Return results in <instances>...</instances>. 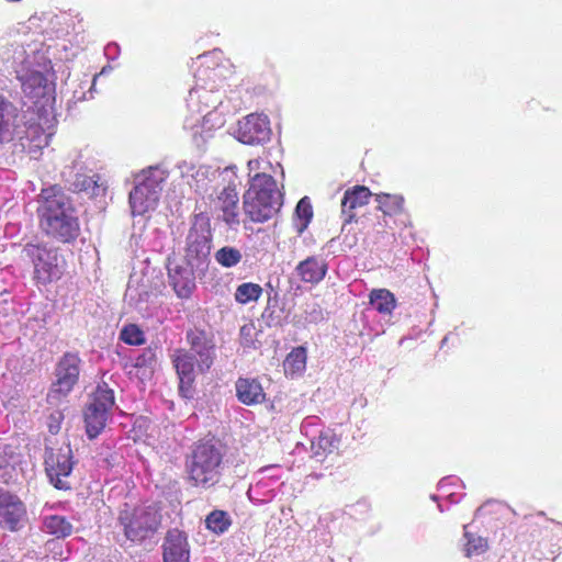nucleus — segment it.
I'll use <instances>...</instances> for the list:
<instances>
[{
	"mask_svg": "<svg viewBox=\"0 0 562 562\" xmlns=\"http://www.w3.org/2000/svg\"><path fill=\"white\" fill-rule=\"evenodd\" d=\"M36 213L42 232L64 244L80 235L79 210L71 196L58 184L45 187L36 198Z\"/></svg>",
	"mask_w": 562,
	"mask_h": 562,
	"instance_id": "1",
	"label": "nucleus"
},
{
	"mask_svg": "<svg viewBox=\"0 0 562 562\" xmlns=\"http://www.w3.org/2000/svg\"><path fill=\"white\" fill-rule=\"evenodd\" d=\"M12 64L22 92L34 105L41 108L47 105L55 93V83L50 61L42 54L32 50L27 54L23 46H16L13 50Z\"/></svg>",
	"mask_w": 562,
	"mask_h": 562,
	"instance_id": "2",
	"label": "nucleus"
},
{
	"mask_svg": "<svg viewBox=\"0 0 562 562\" xmlns=\"http://www.w3.org/2000/svg\"><path fill=\"white\" fill-rule=\"evenodd\" d=\"M225 447L218 440L198 442L186 460L191 485L201 490H210L217 485L225 470Z\"/></svg>",
	"mask_w": 562,
	"mask_h": 562,
	"instance_id": "3",
	"label": "nucleus"
},
{
	"mask_svg": "<svg viewBox=\"0 0 562 562\" xmlns=\"http://www.w3.org/2000/svg\"><path fill=\"white\" fill-rule=\"evenodd\" d=\"M283 205V194L277 181L266 172H257L249 179L244 194L245 214L256 223H265L277 215Z\"/></svg>",
	"mask_w": 562,
	"mask_h": 562,
	"instance_id": "4",
	"label": "nucleus"
},
{
	"mask_svg": "<svg viewBox=\"0 0 562 562\" xmlns=\"http://www.w3.org/2000/svg\"><path fill=\"white\" fill-rule=\"evenodd\" d=\"M54 132H46L38 123L22 122L18 108L0 95V145L18 140H29L35 147L49 145Z\"/></svg>",
	"mask_w": 562,
	"mask_h": 562,
	"instance_id": "5",
	"label": "nucleus"
},
{
	"mask_svg": "<svg viewBox=\"0 0 562 562\" xmlns=\"http://www.w3.org/2000/svg\"><path fill=\"white\" fill-rule=\"evenodd\" d=\"M167 177V171L160 167H149L136 177L135 186L130 192L133 216L144 215L156 209Z\"/></svg>",
	"mask_w": 562,
	"mask_h": 562,
	"instance_id": "6",
	"label": "nucleus"
},
{
	"mask_svg": "<svg viewBox=\"0 0 562 562\" xmlns=\"http://www.w3.org/2000/svg\"><path fill=\"white\" fill-rule=\"evenodd\" d=\"M211 218L204 213L194 214L184 238V258L191 260L200 270H207L212 249Z\"/></svg>",
	"mask_w": 562,
	"mask_h": 562,
	"instance_id": "7",
	"label": "nucleus"
},
{
	"mask_svg": "<svg viewBox=\"0 0 562 562\" xmlns=\"http://www.w3.org/2000/svg\"><path fill=\"white\" fill-rule=\"evenodd\" d=\"M119 519L126 538L134 542L148 538L160 524V515L155 505H143L133 510L124 509L120 513Z\"/></svg>",
	"mask_w": 562,
	"mask_h": 562,
	"instance_id": "8",
	"label": "nucleus"
},
{
	"mask_svg": "<svg viewBox=\"0 0 562 562\" xmlns=\"http://www.w3.org/2000/svg\"><path fill=\"white\" fill-rule=\"evenodd\" d=\"M82 360L77 352H65L57 361L53 381L47 393L50 404L68 396L79 381Z\"/></svg>",
	"mask_w": 562,
	"mask_h": 562,
	"instance_id": "9",
	"label": "nucleus"
},
{
	"mask_svg": "<svg viewBox=\"0 0 562 562\" xmlns=\"http://www.w3.org/2000/svg\"><path fill=\"white\" fill-rule=\"evenodd\" d=\"M113 406V391L105 383L98 385L83 414L86 432L90 439L97 438L104 429Z\"/></svg>",
	"mask_w": 562,
	"mask_h": 562,
	"instance_id": "10",
	"label": "nucleus"
},
{
	"mask_svg": "<svg viewBox=\"0 0 562 562\" xmlns=\"http://www.w3.org/2000/svg\"><path fill=\"white\" fill-rule=\"evenodd\" d=\"M72 450L69 445L46 447L44 465L49 482L58 490H70L69 477L74 469Z\"/></svg>",
	"mask_w": 562,
	"mask_h": 562,
	"instance_id": "11",
	"label": "nucleus"
},
{
	"mask_svg": "<svg viewBox=\"0 0 562 562\" xmlns=\"http://www.w3.org/2000/svg\"><path fill=\"white\" fill-rule=\"evenodd\" d=\"M186 337L190 345V352L196 359L199 371H209L216 358V344L212 327L206 323L194 324L187 330Z\"/></svg>",
	"mask_w": 562,
	"mask_h": 562,
	"instance_id": "12",
	"label": "nucleus"
},
{
	"mask_svg": "<svg viewBox=\"0 0 562 562\" xmlns=\"http://www.w3.org/2000/svg\"><path fill=\"white\" fill-rule=\"evenodd\" d=\"M167 271L170 285L181 299H188L195 290V280L205 274L206 270H200L187 258H167Z\"/></svg>",
	"mask_w": 562,
	"mask_h": 562,
	"instance_id": "13",
	"label": "nucleus"
},
{
	"mask_svg": "<svg viewBox=\"0 0 562 562\" xmlns=\"http://www.w3.org/2000/svg\"><path fill=\"white\" fill-rule=\"evenodd\" d=\"M22 255L34 266L35 279L46 284L58 277L57 250L47 247L46 244H26L22 249Z\"/></svg>",
	"mask_w": 562,
	"mask_h": 562,
	"instance_id": "14",
	"label": "nucleus"
},
{
	"mask_svg": "<svg viewBox=\"0 0 562 562\" xmlns=\"http://www.w3.org/2000/svg\"><path fill=\"white\" fill-rule=\"evenodd\" d=\"M270 121L265 114H249L238 122L236 138L246 145L257 146L271 138Z\"/></svg>",
	"mask_w": 562,
	"mask_h": 562,
	"instance_id": "15",
	"label": "nucleus"
},
{
	"mask_svg": "<svg viewBox=\"0 0 562 562\" xmlns=\"http://www.w3.org/2000/svg\"><path fill=\"white\" fill-rule=\"evenodd\" d=\"M26 520V509L22 501L0 488V527L10 531L20 530Z\"/></svg>",
	"mask_w": 562,
	"mask_h": 562,
	"instance_id": "16",
	"label": "nucleus"
},
{
	"mask_svg": "<svg viewBox=\"0 0 562 562\" xmlns=\"http://www.w3.org/2000/svg\"><path fill=\"white\" fill-rule=\"evenodd\" d=\"M238 201L236 186L231 182L224 186L212 200L214 210L222 212L218 218L231 228L238 226L240 223Z\"/></svg>",
	"mask_w": 562,
	"mask_h": 562,
	"instance_id": "17",
	"label": "nucleus"
},
{
	"mask_svg": "<svg viewBox=\"0 0 562 562\" xmlns=\"http://www.w3.org/2000/svg\"><path fill=\"white\" fill-rule=\"evenodd\" d=\"M164 562H190V546L186 532L169 530L162 543Z\"/></svg>",
	"mask_w": 562,
	"mask_h": 562,
	"instance_id": "18",
	"label": "nucleus"
},
{
	"mask_svg": "<svg viewBox=\"0 0 562 562\" xmlns=\"http://www.w3.org/2000/svg\"><path fill=\"white\" fill-rule=\"evenodd\" d=\"M199 103H202V105L198 108V111L203 112L210 108L216 110L217 105H220L222 102L220 100V95L212 90H207L205 88L191 89L189 91L188 106L193 109ZM216 111H207L203 115V125H206L214 119L216 121L215 124L217 126H222L224 124V120L216 117Z\"/></svg>",
	"mask_w": 562,
	"mask_h": 562,
	"instance_id": "19",
	"label": "nucleus"
},
{
	"mask_svg": "<svg viewBox=\"0 0 562 562\" xmlns=\"http://www.w3.org/2000/svg\"><path fill=\"white\" fill-rule=\"evenodd\" d=\"M370 196V190L363 186H356L345 192L341 200V216L344 217L345 224L351 223L355 220L356 214L353 210L368 204Z\"/></svg>",
	"mask_w": 562,
	"mask_h": 562,
	"instance_id": "20",
	"label": "nucleus"
},
{
	"mask_svg": "<svg viewBox=\"0 0 562 562\" xmlns=\"http://www.w3.org/2000/svg\"><path fill=\"white\" fill-rule=\"evenodd\" d=\"M76 166L66 167L63 171V177L69 186V190L76 193H86L89 196L99 194L100 187L94 180V177L87 176L79 171H75Z\"/></svg>",
	"mask_w": 562,
	"mask_h": 562,
	"instance_id": "21",
	"label": "nucleus"
},
{
	"mask_svg": "<svg viewBox=\"0 0 562 562\" xmlns=\"http://www.w3.org/2000/svg\"><path fill=\"white\" fill-rule=\"evenodd\" d=\"M295 272L302 282L317 284L325 278L327 265L323 259L311 256L299 262Z\"/></svg>",
	"mask_w": 562,
	"mask_h": 562,
	"instance_id": "22",
	"label": "nucleus"
},
{
	"mask_svg": "<svg viewBox=\"0 0 562 562\" xmlns=\"http://www.w3.org/2000/svg\"><path fill=\"white\" fill-rule=\"evenodd\" d=\"M21 463L18 447L0 443V482L9 483L16 476V467Z\"/></svg>",
	"mask_w": 562,
	"mask_h": 562,
	"instance_id": "23",
	"label": "nucleus"
},
{
	"mask_svg": "<svg viewBox=\"0 0 562 562\" xmlns=\"http://www.w3.org/2000/svg\"><path fill=\"white\" fill-rule=\"evenodd\" d=\"M235 387L238 401L245 405L259 404L266 400L263 387L256 379L239 378Z\"/></svg>",
	"mask_w": 562,
	"mask_h": 562,
	"instance_id": "24",
	"label": "nucleus"
},
{
	"mask_svg": "<svg viewBox=\"0 0 562 562\" xmlns=\"http://www.w3.org/2000/svg\"><path fill=\"white\" fill-rule=\"evenodd\" d=\"M172 364L176 369L178 379L181 378H195L194 367L196 359L186 349H176L171 356Z\"/></svg>",
	"mask_w": 562,
	"mask_h": 562,
	"instance_id": "25",
	"label": "nucleus"
},
{
	"mask_svg": "<svg viewBox=\"0 0 562 562\" xmlns=\"http://www.w3.org/2000/svg\"><path fill=\"white\" fill-rule=\"evenodd\" d=\"M339 440L330 431L321 432L318 437L311 440V451L317 461L338 449Z\"/></svg>",
	"mask_w": 562,
	"mask_h": 562,
	"instance_id": "26",
	"label": "nucleus"
},
{
	"mask_svg": "<svg viewBox=\"0 0 562 562\" xmlns=\"http://www.w3.org/2000/svg\"><path fill=\"white\" fill-rule=\"evenodd\" d=\"M45 532L56 538H66L72 533V525L64 516L52 515L43 519Z\"/></svg>",
	"mask_w": 562,
	"mask_h": 562,
	"instance_id": "27",
	"label": "nucleus"
},
{
	"mask_svg": "<svg viewBox=\"0 0 562 562\" xmlns=\"http://www.w3.org/2000/svg\"><path fill=\"white\" fill-rule=\"evenodd\" d=\"M463 539V553L467 558L483 554L488 549L487 540L471 532L468 525L464 526Z\"/></svg>",
	"mask_w": 562,
	"mask_h": 562,
	"instance_id": "28",
	"label": "nucleus"
},
{
	"mask_svg": "<svg viewBox=\"0 0 562 562\" xmlns=\"http://www.w3.org/2000/svg\"><path fill=\"white\" fill-rule=\"evenodd\" d=\"M370 303L379 313L383 314H391L396 306L393 293L385 289L373 290L370 294Z\"/></svg>",
	"mask_w": 562,
	"mask_h": 562,
	"instance_id": "29",
	"label": "nucleus"
},
{
	"mask_svg": "<svg viewBox=\"0 0 562 562\" xmlns=\"http://www.w3.org/2000/svg\"><path fill=\"white\" fill-rule=\"evenodd\" d=\"M284 371L286 374H297L305 370L306 367V350L303 347L294 348L285 358Z\"/></svg>",
	"mask_w": 562,
	"mask_h": 562,
	"instance_id": "30",
	"label": "nucleus"
},
{
	"mask_svg": "<svg viewBox=\"0 0 562 562\" xmlns=\"http://www.w3.org/2000/svg\"><path fill=\"white\" fill-rule=\"evenodd\" d=\"M375 202L378 203V209L385 215H394L402 211L404 199L402 195L380 193L375 194Z\"/></svg>",
	"mask_w": 562,
	"mask_h": 562,
	"instance_id": "31",
	"label": "nucleus"
},
{
	"mask_svg": "<svg viewBox=\"0 0 562 562\" xmlns=\"http://www.w3.org/2000/svg\"><path fill=\"white\" fill-rule=\"evenodd\" d=\"M205 525L211 531L221 535L229 528L232 520L226 512L213 510L206 516Z\"/></svg>",
	"mask_w": 562,
	"mask_h": 562,
	"instance_id": "32",
	"label": "nucleus"
},
{
	"mask_svg": "<svg viewBox=\"0 0 562 562\" xmlns=\"http://www.w3.org/2000/svg\"><path fill=\"white\" fill-rule=\"evenodd\" d=\"M215 260L224 268H233L237 266L243 258L239 249L232 246H224L220 248L215 255Z\"/></svg>",
	"mask_w": 562,
	"mask_h": 562,
	"instance_id": "33",
	"label": "nucleus"
},
{
	"mask_svg": "<svg viewBox=\"0 0 562 562\" xmlns=\"http://www.w3.org/2000/svg\"><path fill=\"white\" fill-rule=\"evenodd\" d=\"M262 293V289L256 283H241L235 291V300L238 303L247 304L252 301H257Z\"/></svg>",
	"mask_w": 562,
	"mask_h": 562,
	"instance_id": "34",
	"label": "nucleus"
},
{
	"mask_svg": "<svg viewBox=\"0 0 562 562\" xmlns=\"http://www.w3.org/2000/svg\"><path fill=\"white\" fill-rule=\"evenodd\" d=\"M295 214L300 220V226H297V232L301 234L306 229L313 217L312 204L307 196H304L299 201L295 207Z\"/></svg>",
	"mask_w": 562,
	"mask_h": 562,
	"instance_id": "35",
	"label": "nucleus"
},
{
	"mask_svg": "<svg viewBox=\"0 0 562 562\" xmlns=\"http://www.w3.org/2000/svg\"><path fill=\"white\" fill-rule=\"evenodd\" d=\"M120 339L127 345L139 346L145 342V334L137 325L128 324L122 328Z\"/></svg>",
	"mask_w": 562,
	"mask_h": 562,
	"instance_id": "36",
	"label": "nucleus"
},
{
	"mask_svg": "<svg viewBox=\"0 0 562 562\" xmlns=\"http://www.w3.org/2000/svg\"><path fill=\"white\" fill-rule=\"evenodd\" d=\"M156 364V352L151 348L143 349L135 358L134 367L144 370L143 374H150Z\"/></svg>",
	"mask_w": 562,
	"mask_h": 562,
	"instance_id": "37",
	"label": "nucleus"
},
{
	"mask_svg": "<svg viewBox=\"0 0 562 562\" xmlns=\"http://www.w3.org/2000/svg\"><path fill=\"white\" fill-rule=\"evenodd\" d=\"M261 319L267 327L281 326L283 323V312L281 308H277L276 306L268 304L262 312Z\"/></svg>",
	"mask_w": 562,
	"mask_h": 562,
	"instance_id": "38",
	"label": "nucleus"
},
{
	"mask_svg": "<svg viewBox=\"0 0 562 562\" xmlns=\"http://www.w3.org/2000/svg\"><path fill=\"white\" fill-rule=\"evenodd\" d=\"M194 380L195 378H181L179 379V393L183 398H193L194 396Z\"/></svg>",
	"mask_w": 562,
	"mask_h": 562,
	"instance_id": "39",
	"label": "nucleus"
},
{
	"mask_svg": "<svg viewBox=\"0 0 562 562\" xmlns=\"http://www.w3.org/2000/svg\"><path fill=\"white\" fill-rule=\"evenodd\" d=\"M64 419V415L60 411H55L48 417V430L55 435L60 430V424Z\"/></svg>",
	"mask_w": 562,
	"mask_h": 562,
	"instance_id": "40",
	"label": "nucleus"
},
{
	"mask_svg": "<svg viewBox=\"0 0 562 562\" xmlns=\"http://www.w3.org/2000/svg\"><path fill=\"white\" fill-rule=\"evenodd\" d=\"M205 175H206V171L203 170L202 168H199L196 171H195V175H194V179L195 180V186L190 183V186L193 188L194 187V191L199 194H202L204 193L206 190L204 189L203 186H200L199 182H200V179L201 178L202 180H205Z\"/></svg>",
	"mask_w": 562,
	"mask_h": 562,
	"instance_id": "41",
	"label": "nucleus"
},
{
	"mask_svg": "<svg viewBox=\"0 0 562 562\" xmlns=\"http://www.w3.org/2000/svg\"><path fill=\"white\" fill-rule=\"evenodd\" d=\"M104 54L105 56L111 59V60H114L117 58L119 54H120V47L116 43H110L105 46L104 48Z\"/></svg>",
	"mask_w": 562,
	"mask_h": 562,
	"instance_id": "42",
	"label": "nucleus"
},
{
	"mask_svg": "<svg viewBox=\"0 0 562 562\" xmlns=\"http://www.w3.org/2000/svg\"><path fill=\"white\" fill-rule=\"evenodd\" d=\"M252 329V325H244L240 328V336L247 341V344L250 342Z\"/></svg>",
	"mask_w": 562,
	"mask_h": 562,
	"instance_id": "43",
	"label": "nucleus"
},
{
	"mask_svg": "<svg viewBox=\"0 0 562 562\" xmlns=\"http://www.w3.org/2000/svg\"><path fill=\"white\" fill-rule=\"evenodd\" d=\"M178 167H179V169L181 170V175H182V176L188 175L191 170H193V169H194V166H192V165H190V164H188V162H186V161H184V162H182V164H180Z\"/></svg>",
	"mask_w": 562,
	"mask_h": 562,
	"instance_id": "44",
	"label": "nucleus"
},
{
	"mask_svg": "<svg viewBox=\"0 0 562 562\" xmlns=\"http://www.w3.org/2000/svg\"><path fill=\"white\" fill-rule=\"evenodd\" d=\"M260 167V161L257 160V159H252V160H249L248 161V169H249V173L251 171H255V170H258Z\"/></svg>",
	"mask_w": 562,
	"mask_h": 562,
	"instance_id": "45",
	"label": "nucleus"
},
{
	"mask_svg": "<svg viewBox=\"0 0 562 562\" xmlns=\"http://www.w3.org/2000/svg\"><path fill=\"white\" fill-rule=\"evenodd\" d=\"M278 469H279L278 465H270V467H265V468L260 469L259 472L262 474H266V473H269V472L278 470Z\"/></svg>",
	"mask_w": 562,
	"mask_h": 562,
	"instance_id": "46",
	"label": "nucleus"
},
{
	"mask_svg": "<svg viewBox=\"0 0 562 562\" xmlns=\"http://www.w3.org/2000/svg\"><path fill=\"white\" fill-rule=\"evenodd\" d=\"M447 341H448V336H445L443 339L441 340V347L443 345H447Z\"/></svg>",
	"mask_w": 562,
	"mask_h": 562,
	"instance_id": "47",
	"label": "nucleus"
},
{
	"mask_svg": "<svg viewBox=\"0 0 562 562\" xmlns=\"http://www.w3.org/2000/svg\"><path fill=\"white\" fill-rule=\"evenodd\" d=\"M481 510H482V507L477 508L476 509V515H479L481 513Z\"/></svg>",
	"mask_w": 562,
	"mask_h": 562,
	"instance_id": "48",
	"label": "nucleus"
},
{
	"mask_svg": "<svg viewBox=\"0 0 562 562\" xmlns=\"http://www.w3.org/2000/svg\"><path fill=\"white\" fill-rule=\"evenodd\" d=\"M438 507H439L440 512H443V508L441 507V505H438Z\"/></svg>",
	"mask_w": 562,
	"mask_h": 562,
	"instance_id": "49",
	"label": "nucleus"
}]
</instances>
